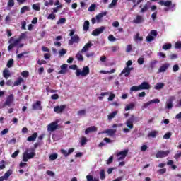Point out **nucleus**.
<instances>
[{
    "mask_svg": "<svg viewBox=\"0 0 181 181\" xmlns=\"http://www.w3.org/2000/svg\"><path fill=\"white\" fill-rule=\"evenodd\" d=\"M25 37H26V33H22L19 37L16 40H15L13 37H11L8 40V43L10 44L8 47V52H11V50H12L13 47L18 46V45H19V43L21 42V40L25 39Z\"/></svg>",
    "mask_w": 181,
    "mask_h": 181,
    "instance_id": "f257e3e1",
    "label": "nucleus"
},
{
    "mask_svg": "<svg viewBox=\"0 0 181 181\" xmlns=\"http://www.w3.org/2000/svg\"><path fill=\"white\" fill-rule=\"evenodd\" d=\"M36 155L35 150L31 148L30 150L27 149L23 155V162H28L29 159H33Z\"/></svg>",
    "mask_w": 181,
    "mask_h": 181,
    "instance_id": "f03ea898",
    "label": "nucleus"
},
{
    "mask_svg": "<svg viewBox=\"0 0 181 181\" xmlns=\"http://www.w3.org/2000/svg\"><path fill=\"white\" fill-rule=\"evenodd\" d=\"M76 30H71L69 33V36H71V39L69 40V45H74V43H78L80 42V37L78 35L75 34Z\"/></svg>",
    "mask_w": 181,
    "mask_h": 181,
    "instance_id": "7ed1b4c3",
    "label": "nucleus"
},
{
    "mask_svg": "<svg viewBox=\"0 0 181 181\" xmlns=\"http://www.w3.org/2000/svg\"><path fill=\"white\" fill-rule=\"evenodd\" d=\"M88 74H90V67L88 66H84L82 71L81 69H76V75L77 77H80V76L86 77V76H88Z\"/></svg>",
    "mask_w": 181,
    "mask_h": 181,
    "instance_id": "20e7f679",
    "label": "nucleus"
},
{
    "mask_svg": "<svg viewBox=\"0 0 181 181\" xmlns=\"http://www.w3.org/2000/svg\"><path fill=\"white\" fill-rule=\"evenodd\" d=\"M138 118L135 117V115H132L130 118H129L125 124L129 128V129H134V122H138Z\"/></svg>",
    "mask_w": 181,
    "mask_h": 181,
    "instance_id": "39448f33",
    "label": "nucleus"
},
{
    "mask_svg": "<svg viewBox=\"0 0 181 181\" xmlns=\"http://www.w3.org/2000/svg\"><path fill=\"white\" fill-rule=\"evenodd\" d=\"M59 122L55 121L54 122H52L47 125V131H49L50 132H53L54 131H56V129H59V124H57Z\"/></svg>",
    "mask_w": 181,
    "mask_h": 181,
    "instance_id": "423d86ee",
    "label": "nucleus"
},
{
    "mask_svg": "<svg viewBox=\"0 0 181 181\" xmlns=\"http://www.w3.org/2000/svg\"><path fill=\"white\" fill-rule=\"evenodd\" d=\"M127 155H128V149L124 150L122 151H119L117 153V160L119 162V160H123V159H125L127 158Z\"/></svg>",
    "mask_w": 181,
    "mask_h": 181,
    "instance_id": "0eeeda50",
    "label": "nucleus"
},
{
    "mask_svg": "<svg viewBox=\"0 0 181 181\" xmlns=\"http://www.w3.org/2000/svg\"><path fill=\"white\" fill-rule=\"evenodd\" d=\"M32 110L33 111H40L43 110V107H42V101L37 100L35 103H33L32 105Z\"/></svg>",
    "mask_w": 181,
    "mask_h": 181,
    "instance_id": "6e6552de",
    "label": "nucleus"
},
{
    "mask_svg": "<svg viewBox=\"0 0 181 181\" xmlns=\"http://www.w3.org/2000/svg\"><path fill=\"white\" fill-rule=\"evenodd\" d=\"M159 4L161 5V6H167L168 8H170L171 9H173L175 6H176V4H172V1L168 0L167 1H159Z\"/></svg>",
    "mask_w": 181,
    "mask_h": 181,
    "instance_id": "1a4fd4ad",
    "label": "nucleus"
},
{
    "mask_svg": "<svg viewBox=\"0 0 181 181\" xmlns=\"http://www.w3.org/2000/svg\"><path fill=\"white\" fill-rule=\"evenodd\" d=\"M132 70H134V67L126 66L120 73V76H122V74H124V77H128V76L131 74V71H132Z\"/></svg>",
    "mask_w": 181,
    "mask_h": 181,
    "instance_id": "9d476101",
    "label": "nucleus"
},
{
    "mask_svg": "<svg viewBox=\"0 0 181 181\" xmlns=\"http://www.w3.org/2000/svg\"><path fill=\"white\" fill-rule=\"evenodd\" d=\"M170 151H158L156 155V158H166V156H168V155H169Z\"/></svg>",
    "mask_w": 181,
    "mask_h": 181,
    "instance_id": "9b49d317",
    "label": "nucleus"
},
{
    "mask_svg": "<svg viewBox=\"0 0 181 181\" xmlns=\"http://www.w3.org/2000/svg\"><path fill=\"white\" fill-rule=\"evenodd\" d=\"M15 100V98L13 96V94H10L7 98L4 103V105H7L8 107H11V104L13 103V100Z\"/></svg>",
    "mask_w": 181,
    "mask_h": 181,
    "instance_id": "f8f14e48",
    "label": "nucleus"
},
{
    "mask_svg": "<svg viewBox=\"0 0 181 181\" xmlns=\"http://www.w3.org/2000/svg\"><path fill=\"white\" fill-rule=\"evenodd\" d=\"M67 105H62L60 106H55L54 107V112H57V114H62L64 110H66Z\"/></svg>",
    "mask_w": 181,
    "mask_h": 181,
    "instance_id": "ddd939ff",
    "label": "nucleus"
},
{
    "mask_svg": "<svg viewBox=\"0 0 181 181\" xmlns=\"http://www.w3.org/2000/svg\"><path fill=\"white\" fill-rule=\"evenodd\" d=\"M160 103V100L159 99H153L147 103H144V108H148L151 104H159Z\"/></svg>",
    "mask_w": 181,
    "mask_h": 181,
    "instance_id": "4468645a",
    "label": "nucleus"
},
{
    "mask_svg": "<svg viewBox=\"0 0 181 181\" xmlns=\"http://www.w3.org/2000/svg\"><path fill=\"white\" fill-rule=\"evenodd\" d=\"M105 29V28L104 26H102L100 28L95 29L92 32L93 36H98V35H101V33H103L104 32Z\"/></svg>",
    "mask_w": 181,
    "mask_h": 181,
    "instance_id": "2eb2a0df",
    "label": "nucleus"
},
{
    "mask_svg": "<svg viewBox=\"0 0 181 181\" xmlns=\"http://www.w3.org/2000/svg\"><path fill=\"white\" fill-rule=\"evenodd\" d=\"M140 90H149L151 88V85L146 81L142 82L139 85Z\"/></svg>",
    "mask_w": 181,
    "mask_h": 181,
    "instance_id": "dca6fc26",
    "label": "nucleus"
},
{
    "mask_svg": "<svg viewBox=\"0 0 181 181\" xmlns=\"http://www.w3.org/2000/svg\"><path fill=\"white\" fill-rule=\"evenodd\" d=\"M145 21V19L144 18V17L141 15H137L136 16V18L134 20H133V23H136V25L139 24V23H142V22H144Z\"/></svg>",
    "mask_w": 181,
    "mask_h": 181,
    "instance_id": "f3484780",
    "label": "nucleus"
},
{
    "mask_svg": "<svg viewBox=\"0 0 181 181\" xmlns=\"http://www.w3.org/2000/svg\"><path fill=\"white\" fill-rule=\"evenodd\" d=\"M67 67H68L67 64H64L61 65L60 66L61 70L58 71V74H66L67 73Z\"/></svg>",
    "mask_w": 181,
    "mask_h": 181,
    "instance_id": "a211bd4d",
    "label": "nucleus"
},
{
    "mask_svg": "<svg viewBox=\"0 0 181 181\" xmlns=\"http://www.w3.org/2000/svg\"><path fill=\"white\" fill-rule=\"evenodd\" d=\"M97 127L95 126H91L90 127L86 128L85 130L86 135H88V134H90L91 132H97Z\"/></svg>",
    "mask_w": 181,
    "mask_h": 181,
    "instance_id": "6ab92c4d",
    "label": "nucleus"
},
{
    "mask_svg": "<svg viewBox=\"0 0 181 181\" xmlns=\"http://www.w3.org/2000/svg\"><path fill=\"white\" fill-rule=\"evenodd\" d=\"M91 46H93V44L91 43V41H89L82 48L81 53H86V52H88V49H90L91 47Z\"/></svg>",
    "mask_w": 181,
    "mask_h": 181,
    "instance_id": "aec40b11",
    "label": "nucleus"
},
{
    "mask_svg": "<svg viewBox=\"0 0 181 181\" xmlns=\"http://www.w3.org/2000/svg\"><path fill=\"white\" fill-rule=\"evenodd\" d=\"M104 16H107V11L100 13L98 15H96V21L98 23H100V22H101V19H103V18H104Z\"/></svg>",
    "mask_w": 181,
    "mask_h": 181,
    "instance_id": "412c9836",
    "label": "nucleus"
},
{
    "mask_svg": "<svg viewBox=\"0 0 181 181\" xmlns=\"http://www.w3.org/2000/svg\"><path fill=\"white\" fill-rule=\"evenodd\" d=\"M173 100H175V97H171L169 98L168 101L166 103L168 110H172L173 107Z\"/></svg>",
    "mask_w": 181,
    "mask_h": 181,
    "instance_id": "4be33fe9",
    "label": "nucleus"
},
{
    "mask_svg": "<svg viewBox=\"0 0 181 181\" xmlns=\"http://www.w3.org/2000/svg\"><path fill=\"white\" fill-rule=\"evenodd\" d=\"M36 138H37V132H34L31 136L27 138L28 142H33L36 141Z\"/></svg>",
    "mask_w": 181,
    "mask_h": 181,
    "instance_id": "5701e85b",
    "label": "nucleus"
},
{
    "mask_svg": "<svg viewBox=\"0 0 181 181\" xmlns=\"http://www.w3.org/2000/svg\"><path fill=\"white\" fill-rule=\"evenodd\" d=\"M151 5V2L148 1L146 4L144 5L143 8L140 10V13H145L149 9V6Z\"/></svg>",
    "mask_w": 181,
    "mask_h": 181,
    "instance_id": "b1692460",
    "label": "nucleus"
},
{
    "mask_svg": "<svg viewBox=\"0 0 181 181\" xmlns=\"http://www.w3.org/2000/svg\"><path fill=\"white\" fill-rule=\"evenodd\" d=\"M169 64L166 63L164 64L163 66H161L158 71V73H164V71H166V70H168V68L169 67Z\"/></svg>",
    "mask_w": 181,
    "mask_h": 181,
    "instance_id": "393cba45",
    "label": "nucleus"
},
{
    "mask_svg": "<svg viewBox=\"0 0 181 181\" xmlns=\"http://www.w3.org/2000/svg\"><path fill=\"white\" fill-rule=\"evenodd\" d=\"M105 134H107L110 136H114L115 135V132H117V129H109L105 130Z\"/></svg>",
    "mask_w": 181,
    "mask_h": 181,
    "instance_id": "a878e982",
    "label": "nucleus"
},
{
    "mask_svg": "<svg viewBox=\"0 0 181 181\" xmlns=\"http://www.w3.org/2000/svg\"><path fill=\"white\" fill-rule=\"evenodd\" d=\"M80 144L81 146H84V145H87V142H88V139L86 136H82L80 138Z\"/></svg>",
    "mask_w": 181,
    "mask_h": 181,
    "instance_id": "bb28decb",
    "label": "nucleus"
},
{
    "mask_svg": "<svg viewBox=\"0 0 181 181\" xmlns=\"http://www.w3.org/2000/svg\"><path fill=\"white\" fill-rule=\"evenodd\" d=\"M3 76L7 80L11 77V74L9 73V69H6L3 71Z\"/></svg>",
    "mask_w": 181,
    "mask_h": 181,
    "instance_id": "cd10ccee",
    "label": "nucleus"
},
{
    "mask_svg": "<svg viewBox=\"0 0 181 181\" xmlns=\"http://www.w3.org/2000/svg\"><path fill=\"white\" fill-rule=\"evenodd\" d=\"M90 29V21H85L83 23V30L87 32Z\"/></svg>",
    "mask_w": 181,
    "mask_h": 181,
    "instance_id": "c85d7f7f",
    "label": "nucleus"
},
{
    "mask_svg": "<svg viewBox=\"0 0 181 181\" xmlns=\"http://www.w3.org/2000/svg\"><path fill=\"white\" fill-rule=\"evenodd\" d=\"M12 175V170H8L6 173H5L4 176H1L4 177V180H8L9 179V176Z\"/></svg>",
    "mask_w": 181,
    "mask_h": 181,
    "instance_id": "c756f323",
    "label": "nucleus"
},
{
    "mask_svg": "<svg viewBox=\"0 0 181 181\" xmlns=\"http://www.w3.org/2000/svg\"><path fill=\"white\" fill-rule=\"evenodd\" d=\"M165 87V83H158L154 86L155 90H162V88Z\"/></svg>",
    "mask_w": 181,
    "mask_h": 181,
    "instance_id": "7c9ffc66",
    "label": "nucleus"
},
{
    "mask_svg": "<svg viewBox=\"0 0 181 181\" xmlns=\"http://www.w3.org/2000/svg\"><path fill=\"white\" fill-rule=\"evenodd\" d=\"M117 114H118L117 111H114L112 113H110L107 115V118H108L109 121H111V119H112L115 117V115H117Z\"/></svg>",
    "mask_w": 181,
    "mask_h": 181,
    "instance_id": "2f4dec72",
    "label": "nucleus"
},
{
    "mask_svg": "<svg viewBox=\"0 0 181 181\" xmlns=\"http://www.w3.org/2000/svg\"><path fill=\"white\" fill-rule=\"evenodd\" d=\"M29 11H30V8H29V6H24L21 8L20 12L21 13L23 14L25 13V12H28Z\"/></svg>",
    "mask_w": 181,
    "mask_h": 181,
    "instance_id": "473e14b6",
    "label": "nucleus"
},
{
    "mask_svg": "<svg viewBox=\"0 0 181 181\" xmlns=\"http://www.w3.org/2000/svg\"><path fill=\"white\" fill-rule=\"evenodd\" d=\"M22 83H23V78L20 77L14 82L13 86L14 87H16V86H21Z\"/></svg>",
    "mask_w": 181,
    "mask_h": 181,
    "instance_id": "72a5a7b5",
    "label": "nucleus"
},
{
    "mask_svg": "<svg viewBox=\"0 0 181 181\" xmlns=\"http://www.w3.org/2000/svg\"><path fill=\"white\" fill-rule=\"evenodd\" d=\"M86 180L87 181H100L98 178H94V177H93V175H88L86 176Z\"/></svg>",
    "mask_w": 181,
    "mask_h": 181,
    "instance_id": "f704fd0d",
    "label": "nucleus"
},
{
    "mask_svg": "<svg viewBox=\"0 0 181 181\" xmlns=\"http://www.w3.org/2000/svg\"><path fill=\"white\" fill-rule=\"evenodd\" d=\"M156 135H158V131L154 130L148 133V136L151 138H156Z\"/></svg>",
    "mask_w": 181,
    "mask_h": 181,
    "instance_id": "c9c22d12",
    "label": "nucleus"
},
{
    "mask_svg": "<svg viewBox=\"0 0 181 181\" xmlns=\"http://www.w3.org/2000/svg\"><path fill=\"white\" fill-rule=\"evenodd\" d=\"M135 107V104L134 103H130L129 105H127L124 110L125 111H129V110H134V108Z\"/></svg>",
    "mask_w": 181,
    "mask_h": 181,
    "instance_id": "e433bc0d",
    "label": "nucleus"
},
{
    "mask_svg": "<svg viewBox=\"0 0 181 181\" xmlns=\"http://www.w3.org/2000/svg\"><path fill=\"white\" fill-rule=\"evenodd\" d=\"M76 59L78 62H84V57L80 53V52L76 54Z\"/></svg>",
    "mask_w": 181,
    "mask_h": 181,
    "instance_id": "4c0bfd02",
    "label": "nucleus"
},
{
    "mask_svg": "<svg viewBox=\"0 0 181 181\" xmlns=\"http://www.w3.org/2000/svg\"><path fill=\"white\" fill-rule=\"evenodd\" d=\"M54 4V0H49V1H45L44 5L45 6H53V4Z\"/></svg>",
    "mask_w": 181,
    "mask_h": 181,
    "instance_id": "58836bf2",
    "label": "nucleus"
},
{
    "mask_svg": "<svg viewBox=\"0 0 181 181\" xmlns=\"http://www.w3.org/2000/svg\"><path fill=\"white\" fill-rule=\"evenodd\" d=\"M163 50H169L170 49H172V44L168 43V44H165L163 46Z\"/></svg>",
    "mask_w": 181,
    "mask_h": 181,
    "instance_id": "ea45409f",
    "label": "nucleus"
},
{
    "mask_svg": "<svg viewBox=\"0 0 181 181\" xmlns=\"http://www.w3.org/2000/svg\"><path fill=\"white\" fill-rule=\"evenodd\" d=\"M13 59H10L8 62H7V67H8V69H11V67H12V66H13Z\"/></svg>",
    "mask_w": 181,
    "mask_h": 181,
    "instance_id": "a19ab883",
    "label": "nucleus"
},
{
    "mask_svg": "<svg viewBox=\"0 0 181 181\" xmlns=\"http://www.w3.org/2000/svg\"><path fill=\"white\" fill-rule=\"evenodd\" d=\"M158 63V61L153 60L150 63V68L151 70H153L155 69V66H156V64Z\"/></svg>",
    "mask_w": 181,
    "mask_h": 181,
    "instance_id": "79ce46f5",
    "label": "nucleus"
},
{
    "mask_svg": "<svg viewBox=\"0 0 181 181\" xmlns=\"http://www.w3.org/2000/svg\"><path fill=\"white\" fill-rule=\"evenodd\" d=\"M15 0H8L7 3V6L8 8H12V6H15Z\"/></svg>",
    "mask_w": 181,
    "mask_h": 181,
    "instance_id": "37998d69",
    "label": "nucleus"
},
{
    "mask_svg": "<svg viewBox=\"0 0 181 181\" xmlns=\"http://www.w3.org/2000/svg\"><path fill=\"white\" fill-rule=\"evenodd\" d=\"M115 71V69H113L110 71H100V73H102L103 74H112V73H114Z\"/></svg>",
    "mask_w": 181,
    "mask_h": 181,
    "instance_id": "c03bdc74",
    "label": "nucleus"
},
{
    "mask_svg": "<svg viewBox=\"0 0 181 181\" xmlns=\"http://www.w3.org/2000/svg\"><path fill=\"white\" fill-rule=\"evenodd\" d=\"M63 23H66V18H61L57 21V25H63Z\"/></svg>",
    "mask_w": 181,
    "mask_h": 181,
    "instance_id": "a18cd8bd",
    "label": "nucleus"
},
{
    "mask_svg": "<svg viewBox=\"0 0 181 181\" xmlns=\"http://www.w3.org/2000/svg\"><path fill=\"white\" fill-rule=\"evenodd\" d=\"M139 90H141V89L139 88V85L138 86H133L130 88V91H139Z\"/></svg>",
    "mask_w": 181,
    "mask_h": 181,
    "instance_id": "49530a36",
    "label": "nucleus"
},
{
    "mask_svg": "<svg viewBox=\"0 0 181 181\" xmlns=\"http://www.w3.org/2000/svg\"><path fill=\"white\" fill-rule=\"evenodd\" d=\"M63 8V5L60 4L59 6H57V7L53 8V13H57L59 11V9Z\"/></svg>",
    "mask_w": 181,
    "mask_h": 181,
    "instance_id": "de8ad7c7",
    "label": "nucleus"
},
{
    "mask_svg": "<svg viewBox=\"0 0 181 181\" xmlns=\"http://www.w3.org/2000/svg\"><path fill=\"white\" fill-rule=\"evenodd\" d=\"M32 7L34 11H40V6L39 4H33Z\"/></svg>",
    "mask_w": 181,
    "mask_h": 181,
    "instance_id": "09e8293b",
    "label": "nucleus"
},
{
    "mask_svg": "<svg viewBox=\"0 0 181 181\" xmlns=\"http://www.w3.org/2000/svg\"><path fill=\"white\" fill-rule=\"evenodd\" d=\"M57 153H53L49 156L50 160H56L57 159Z\"/></svg>",
    "mask_w": 181,
    "mask_h": 181,
    "instance_id": "8fccbe9b",
    "label": "nucleus"
},
{
    "mask_svg": "<svg viewBox=\"0 0 181 181\" xmlns=\"http://www.w3.org/2000/svg\"><path fill=\"white\" fill-rule=\"evenodd\" d=\"M157 173H158V175H165V173H166V168L159 169L157 171Z\"/></svg>",
    "mask_w": 181,
    "mask_h": 181,
    "instance_id": "3c124183",
    "label": "nucleus"
},
{
    "mask_svg": "<svg viewBox=\"0 0 181 181\" xmlns=\"http://www.w3.org/2000/svg\"><path fill=\"white\" fill-rule=\"evenodd\" d=\"M100 179L101 180H104V179H105V171L104 169L100 170Z\"/></svg>",
    "mask_w": 181,
    "mask_h": 181,
    "instance_id": "603ef678",
    "label": "nucleus"
},
{
    "mask_svg": "<svg viewBox=\"0 0 181 181\" xmlns=\"http://www.w3.org/2000/svg\"><path fill=\"white\" fill-rule=\"evenodd\" d=\"M170 136H172V132H167L165 134H164L163 139H169L170 138Z\"/></svg>",
    "mask_w": 181,
    "mask_h": 181,
    "instance_id": "864d4df0",
    "label": "nucleus"
},
{
    "mask_svg": "<svg viewBox=\"0 0 181 181\" xmlns=\"http://www.w3.org/2000/svg\"><path fill=\"white\" fill-rule=\"evenodd\" d=\"M145 62V58L144 57H139L137 59V63L140 65H142Z\"/></svg>",
    "mask_w": 181,
    "mask_h": 181,
    "instance_id": "5fc2aeb1",
    "label": "nucleus"
},
{
    "mask_svg": "<svg viewBox=\"0 0 181 181\" xmlns=\"http://www.w3.org/2000/svg\"><path fill=\"white\" fill-rule=\"evenodd\" d=\"M95 7H96L95 4H91L90 7L88 8V11H89V12H93L95 11Z\"/></svg>",
    "mask_w": 181,
    "mask_h": 181,
    "instance_id": "6e6d98bb",
    "label": "nucleus"
},
{
    "mask_svg": "<svg viewBox=\"0 0 181 181\" xmlns=\"http://www.w3.org/2000/svg\"><path fill=\"white\" fill-rule=\"evenodd\" d=\"M118 0H112V3L110 4H109L108 8L109 9H111V8H112V6H115V5H117V2Z\"/></svg>",
    "mask_w": 181,
    "mask_h": 181,
    "instance_id": "4d7b16f0",
    "label": "nucleus"
},
{
    "mask_svg": "<svg viewBox=\"0 0 181 181\" xmlns=\"http://www.w3.org/2000/svg\"><path fill=\"white\" fill-rule=\"evenodd\" d=\"M135 39H136V40H139V42H142V40H144V37H140L139 33L136 34Z\"/></svg>",
    "mask_w": 181,
    "mask_h": 181,
    "instance_id": "13d9d810",
    "label": "nucleus"
},
{
    "mask_svg": "<svg viewBox=\"0 0 181 181\" xmlns=\"http://www.w3.org/2000/svg\"><path fill=\"white\" fill-rule=\"evenodd\" d=\"M108 40H109L110 42H115V40H117V38H115V37H114V35H110L108 36Z\"/></svg>",
    "mask_w": 181,
    "mask_h": 181,
    "instance_id": "bf43d9fd",
    "label": "nucleus"
},
{
    "mask_svg": "<svg viewBox=\"0 0 181 181\" xmlns=\"http://www.w3.org/2000/svg\"><path fill=\"white\" fill-rule=\"evenodd\" d=\"M155 37L152 36V35H148L146 37V42H152L153 40H154Z\"/></svg>",
    "mask_w": 181,
    "mask_h": 181,
    "instance_id": "052dcab7",
    "label": "nucleus"
},
{
    "mask_svg": "<svg viewBox=\"0 0 181 181\" xmlns=\"http://www.w3.org/2000/svg\"><path fill=\"white\" fill-rule=\"evenodd\" d=\"M150 35L151 36H154V37H156V36H158V31L155 30H152L151 32H150Z\"/></svg>",
    "mask_w": 181,
    "mask_h": 181,
    "instance_id": "680f3d73",
    "label": "nucleus"
},
{
    "mask_svg": "<svg viewBox=\"0 0 181 181\" xmlns=\"http://www.w3.org/2000/svg\"><path fill=\"white\" fill-rule=\"evenodd\" d=\"M179 65L175 64L173 66V71H174V73H176V71H179Z\"/></svg>",
    "mask_w": 181,
    "mask_h": 181,
    "instance_id": "e2e57ef3",
    "label": "nucleus"
},
{
    "mask_svg": "<svg viewBox=\"0 0 181 181\" xmlns=\"http://www.w3.org/2000/svg\"><path fill=\"white\" fill-rule=\"evenodd\" d=\"M21 76L23 77H28L29 76V71H23L22 73H21Z\"/></svg>",
    "mask_w": 181,
    "mask_h": 181,
    "instance_id": "0e129e2a",
    "label": "nucleus"
},
{
    "mask_svg": "<svg viewBox=\"0 0 181 181\" xmlns=\"http://www.w3.org/2000/svg\"><path fill=\"white\" fill-rule=\"evenodd\" d=\"M115 98V94L111 93L109 95L108 101H112V100H114Z\"/></svg>",
    "mask_w": 181,
    "mask_h": 181,
    "instance_id": "69168bd1",
    "label": "nucleus"
},
{
    "mask_svg": "<svg viewBox=\"0 0 181 181\" xmlns=\"http://www.w3.org/2000/svg\"><path fill=\"white\" fill-rule=\"evenodd\" d=\"M175 49H181V42H177L175 45Z\"/></svg>",
    "mask_w": 181,
    "mask_h": 181,
    "instance_id": "338daca9",
    "label": "nucleus"
},
{
    "mask_svg": "<svg viewBox=\"0 0 181 181\" xmlns=\"http://www.w3.org/2000/svg\"><path fill=\"white\" fill-rule=\"evenodd\" d=\"M86 114V110H81L78 112V115L81 116Z\"/></svg>",
    "mask_w": 181,
    "mask_h": 181,
    "instance_id": "774afa93",
    "label": "nucleus"
}]
</instances>
